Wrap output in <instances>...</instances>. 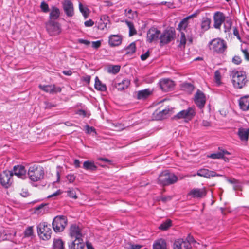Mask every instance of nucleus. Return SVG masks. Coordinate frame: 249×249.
<instances>
[{
  "mask_svg": "<svg viewBox=\"0 0 249 249\" xmlns=\"http://www.w3.org/2000/svg\"><path fill=\"white\" fill-rule=\"evenodd\" d=\"M232 82L236 89H242L246 86L249 82L246 72L243 71H233L231 74Z\"/></svg>",
  "mask_w": 249,
  "mask_h": 249,
  "instance_id": "1",
  "label": "nucleus"
},
{
  "mask_svg": "<svg viewBox=\"0 0 249 249\" xmlns=\"http://www.w3.org/2000/svg\"><path fill=\"white\" fill-rule=\"evenodd\" d=\"M209 49L214 53L224 54L227 52V45L226 41L219 38L213 39L208 43Z\"/></svg>",
  "mask_w": 249,
  "mask_h": 249,
  "instance_id": "2",
  "label": "nucleus"
},
{
  "mask_svg": "<svg viewBox=\"0 0 249 249\" xmlns=\"http://www.w3.org/2000/svg\"><path fill=\"white\" fill-rule=\"evenodd\" d=\"M44 170L37 164H31L28 170V176L31 181L37 182L44 178Z\"/></svg>",
  "mask_w": 249,
  "mask_h": 249,
  "instance_id": "3",
  "label": "nucleus"
},
{
  "mask_svg": "<svg viewBox=\"0 0 249 249\" xmlns=\"http://www.w3.org/2000/svg\"><path fill=\"white\" fill-rule=\"evenodd\" d=\"M178 180V177L168 170L162 171L158 178V183L162 186L173 184Z\"/></svg>",
  "mask_w": 249,
  "mask_h": 249,
  "instance_id": "4",
  "label": "nucleus"
},
{
  "mask_svg": "<svg viewBox=\"0 0 249 249\" xmlns=\"http://www.w3.org/2000/svg\"><path fill=\"white\" fill-rule=\"evenodd\" d=\"M67 224V218L63 215L55 216L53 221L52 226L56 232H61L64 231Z\"/></svg>",
  "mask_w": 249,
  "mask_h": 249,
  "instance_id": "5",
  "label": "nucleus"
},
{
  "mask_svg": "<svg viewBox=\"0 0 249 249\" xmlns=\"http://www.w3.org/2000/svg\"><path fill=\"white\" fill-rule=\"evenodd\" d=\"M196 115V111L193 107H189L186 109L178 112L173 117L174 119H184L186 122L191 120Z\"/></svg>",
  "mask_w": 249,
  "mask_h": 249,
  "instance_id": "6",
  "label": "nucleus"
},
{
  "mask_svg": "<svg viewBox=\"0 0 249 249\" xmlns=\"http://www.w3.org/2000/svg\"><path fill=\"white\" fill-rule=\"evenodd\" d=\"M37 233L40 238L43 240H48L50 238L52 230L50 225L46 222H42L37 226Z\"/></svg>",
  "mask_w": 249,
  "mask_h": 249,
  "instance_id": "7",
  "label": "nucleus"
},
{
  "mask_svg": "<svg viewBox=\"0 0 249 249\" xmlns=\"http://www.w3.org/2000/svg\"><path fill=\"white\" fill-rule=\"evenodd\" d=\"M47 31L51 36L59 35L61 32L60 24L55 21L49 20L46 24Z\"/></svg>",
  "mask_w": 249,
  "mask_h": 249,
  "instance_id": "8",
  "label": "nucleus"
},
{
  "mask_svg": "<svg viewBox=\"0 0 249 249\" xmlns=\"http://www.w3.org/2000/svg\"><path fill=\"white\" fill-rule=\"evenodd\" d=\"M175 31L172 29L165 30L162 34H160V40L161 45L166 44L171 42L175 37Z\"/></svg>",
  "mask_w": 249,
  "mask_h": 249,
  "instance_id": "9",
  "label": "nucleus"
},
{
  "mask_svg": "<svg viewBox=\"0 0 249 249\" xmlns=\"http://www.w3.org/2000/svg\"><path fill=\"white\" fill-rule=\"evenodd\" d=\"M13 176L12 172L4 171L0 175V182L1 184L5 188H8L12 182V177Z\"/></svg>",
  "mask_w": 249,
  "mask_h": 249,
  "instance_id": "10",
  "label": "nucleus"
},
{
  "mask_svg": "<svg viewBox=\"0 0 249 249\" xmlns=\"http://www.w3.org/2000/svg\"><path fill=\"white\" fill-rule=\"evenodd\" d=\"M63 10L66 15L69 18L74 15V9L73 4L70 0H64L62 3Z\"/></svg>",
  "mask_w": 249,
  "mask_h": 249,
  "instance_id": "11",
  "label": "nucleus"
},
{
  "mask_svg": "<svg viewBox=\"0 0 249 249\" xmlns=\"http://www.w3.org/2000/svg\"><path fill=\"white\" fill-rule=\"evenodd\" d=\"M160 31L159 30L155 27H151L147 33V41L151 43L157 41L160 39Z\"/></svg>",
  "mask_w": 249,
  "mask_h": 249,
  "instance_id": "12",
  "label": "nucleus"
},
{
  "mask_svg": "<svg viewBox=\"0 0 249 249\" xmlns=\"http://www.w3.org/2000/svg\"><path fill=\"white\" fill-rule=\"evenodd\" d=\"M206 194L207 192L205 188H196L191 189L188 193V196L193 198L200 199L204 197Z\"/></svg>",
  "mask_w": 249,
  "mask_h": 249,
  "instance_id": "13",
  "label": "nucleus"
},
{
  "mask_svg": "<svg viewBox=\"0 0 249 249\" xmlns=\"http://www.w3.org/2000/svg\"><path fill=\"white\" fill-rule=\"evenodd\" d=\"M194 102L199 108H203L206 102L205 95L200 90H197L195 95Z\"/></svg>",
  "mask_w": 249,
  "mask_h": 249,
  "instance_id": "14",
  "label": "nucleus"
},
{
  "mask_svg": "<svg viewBox=\"0 0 249 249\" xmlns=\"http://www.w3.org/2000/svg\"><path fill=\"white\" fill-rule=\"evenodd\" d=\"M213 20L214 27L216 29H220L221 25L225 20V16L222 12H216L214 14Z\"/></svg>",
  "mask_w": 249,
  "mask_h": 249,
  "instance_id": "15",
  "label": "nucleus"
},
{
  "mask_svg": "<svg viewBox=\"0 0 249 249\" xmlns=\"http://www.w3.org/2000/svg\"><path fill=\"white\" fill-rule=\"evenodd\" d=\"M174 249H191V245L187 240L178 239L174 243Z\"/></svg>",
  "mask_w": 249,
  "mask_h": 249,
  "instance_id": "16",
  "label": "nucleus"
},
{
  "mask_svg": "<svg viewBox=\"0 0 249 249\" xmlns=\"http://www.w3.org/2000/svg\"><path fill=\"white\" fill-rule=\"evenodd\" d=\"M159 84L160 89L165 92L171 90L175 85L174 82L169 79H163L160 80Z\"/></svg>",
  "mask_w": 249,
  "mask_h": 249,
  "instance_id": "17",
  "label": "nucleus"
},
{
  "mask_svg": "<svg viewBox=\"0 0 249 249\" xmlns=\"http://www.w3.org/2000/svg\"><path fill=\"white\" fill-rule=\"evenodd\" d=\"M38 87L40 89L43 90L44 91L52 94L58 92H60L61 91V88L59 87H56L54 85H39Z\"/></svg>",
  "mask_w": 249,
  "mask_h": 249,
  "instance_id": "18",
  "label": "nucleus"
},
{
  "mask_svg": "<svg viewBox=\"0 0 249 249\" xmlns=\"http://www.w3.org/2000/svg\"><path fill=\"white\" fill-rule=\"evenodd\" d=\"M70 235L72 238L75 239H82V233L80 228L76 224L72 225L70 229Z\"/></svg>",
  "mask_w": 249,
  "mask_h": 249,
  "instance_id": "19",
  "label": "nucleus"
},
{
  "mask_svg": "<svg viewBox=\"0 0 249 249\" xmlns=\"http://www.w3.org/2000/svg\"><path fill=\"white\" fill-rule=\"evenodd\" d=\"M13 175L17 176L18 178L24 179L27 177L26 170L22 165L15 166L13 168Z\"/></svg>",
  "mask_w": 249,
  "mask_h": 249,
  "instance_id": "20",
  "label": "nucleus"
},
{
  "mask_svg": "<svg viewBox=\"0 0 249 249\" xmlns=\"http://www.w3.org/2000/svg\"><path fill=\"white\" fill-rule=\"evenodd\" d=\"M196 175L207 178L221 176L216 174L214 171H210L205 168H202L198 170L197 172Z\"/></svg>",
  "mask_w": 249,
  "mask_h": 249,
  "instance_id": "21",
  "label": "nucleus"
},
{
  "mask_svg": "<svg viewBox=\"0 0 249 249\" xmlns=\"http://www.w3.org/2000/svg\"><path fill=\"white\" fill-rule=\"evenodd\" d=\"M122 42V37L118 35H111L109 37L108 43L110 46L120 45Z\"/></svg>",
  "mask_w": 249,
  "mask_h": 249,
  "instance_id": "22",
  "label": "nucleus"
},
{
  "mask_svg": "<svg viewBox=\"0 0 249 249\" xmlns=\"http://www.w3.org/2000/svg\"><path fill=\"white\" fill-rule=\"evenodd\" d=\"M69 249H84L85 243L82 239H75L69 246Z\"/></svg>",
  "mask_w": 249,
  "mask_h": 249,
  "instance_id": "23",
  "label": "nucleus"
},
{
  "mask_svg": "<svg viewBox=\"0 0 249 249\" xmlns=\"http://www.w3.org/2000/svg\"><path fill=\"white\" fill-rule=\"evenodd\" d=\"M240 108L243 111H247L249 109V95H246L241 97L239 100Z\"/></svg>",
  "mask_w": 249,
  "mask_h": 249,
  "instance_id": "24",
  "label": "nucleus"
},
{
  "mask_svg": "<svg viewBox=\"0 0 249 249\" xmlns=\"http://www.w3.org/2000/svg\"><path fill=\"white\" fill-rule=\"evenodd\" d=\"M109 17L106 15H102L98 24V28L102 30L106 28L107 24L109 23Z\"/></svg>",
  "mask_w": 249,
  "mask_h": 249,
  "instance_id": "25",
  "label": "nucleus"
},
{
  "mask_svg": "<svg viewBox=\"0 0 249 249\" xmlns=\"http://www.w3.org/2000/svg\"><path fill=\"white\" fill-rule=\"evenodd\" d=\"M60 15V9L56 6H52L51 11L49 14V20L55 21L59 18Z\"/></svg>",
  "mask_w": 249,
  "mask_h": 249,
  "instance_id": "26",
  "label": "nucleus"
},
{
  "mask_svg": "<svg viewBox=\"0 0 249 249\" xmlns=\"http://www.w3.org/2000/svg\"><path fill=\"white\" fill-rule=\"evenodd\" d=\"M153 249H167L166 241L162 238L155 240L153 245Z\"/></svg>",
  "mask_w": 249,
  "mask_h": 249,
  "instance_id": "27",
  "label": "nucleus"
},
{
  "mask_svg": "<svg viewBox=\"0 0 249 249\" xmlns=\"http://www.w3.org/2000/svg\"><path fill=\"white\" fill-rule=\"evenodd\" d=\"M238 135L242 141H247L249 139V129L248 128H239Z\"/></svg>",
  "mask_w": 249,
  "mask_h": 249,
  "instance_id": "28",
  "label": "nucleus"
},
{
  "mask_svg": "<svg viewBox=\"0 0 249 249\" xmlns=\"http://www.w3.org/2000/svg\"><path fill=\"white\" fill-rule=\"evenodd\" d=\"M151 94V91L149 89L140 90L137 93L138 99H144L147 98Z\"/></svg>",
  "mask_w": 249,
  "mask_h": 249,
  "instance_id": "29",
  "label": "nucleus"
},
{
  "mask_svg": "<svg viewBox=\"0 0 249 249\" xmlns=\"http://www.w3.org/2000/svg\"><path fill=\"white\" fill-rule=\"evenodd\" d=\"M83 168L87 170L95 171L97 169V167L95 165L94 161H85L83 163Z\"/></svg>",
  "mask_w": 249,
  "mask_h": 249,
  "instance_id": "30",
  "label": "nucleus"
},
{
  "mask_svg": "<svg viewBox=\"0 0 249 249\" xmlns=\"http://www.w3.org/2000/svg\"><path fill=\"white\" fill-rule=\"evenodd\" d=\"M129 84L130 81L126 79L123 80L121 82L116 83L115 87L118 90L122 91L127 88Z\"/></svg>",
  "mask_w": 249,
  "mask_h": 249,
  "instance_id": "31",
  "label": "nucleus"
},
{
  "mask_svg": "<svg viewBox=\"0 0 249 249\" xmlns=\"http://www.w3.org/2000/svg\"><path fill=\"white\" fill-rule=\"evenodd\" d=\"M94 87L97 90L101 91H106L107 89L106 85L102 83L98 77L95 78Z\"/></svg>",
  "mask_w": 249,
  "mask_h": 249,
  "instance_id": "32",
  "label": "nucleus"
},
{
  "mask_svg": "<svg viewBox=\"0 0 249 249\" xmlns=\"http://www.w3.org/2000/svg\"><path fill=\"white\" fill-rule=\"evenodd\" d=\"M53 249H65L64 243L60 238H55L53 242Z\"/></svg>",
  "mask_w": 249,
  "mask_h": 249,
  "instance_id": "33",
  "label": "nucleus"
},
{
  "mask_svg": "<svg viewBox=\"0 0 249 249\" xmlns=\"http://www.w3.org/2000/svg\"><path fill=\"white\" fill-rule=\"evenodd\" d=\"M188 18L186 17L179 23L178 29L179 30L180 32H183L186 29L188 24Z\"/></svg>",
  "mask_w": 249,
  "mask_h": 249,
  "instance_id": "34",
  "label": "nucleus"
},
{
  "mask_svg": "<svg viewBox=\"0 0 249 249\" xmlns=\"http://www.w3.org/2000/svg\"><path fill=\"white\" fill-rule=\"evenodd\" d=\"M210 22V20L208 18L203 19L201 23V28L203 31H206L209 29Z\"/></svg>",
  "mask_w": 249,
  "mask_h": 249,
  "instance_id": "35",
  "label": "nucleus"
},
{
  "mask_svg": "<svg viewBox=\"0 0 249 249\" xmlns=\"http://www.w3.org/2000/svg\"><path fill=\"white\" fill-rule=\"evenodd\" d=\"M79 8L80 12L82 13L85 19H86L89 16V9L84 7L81 3H79Z\"/></svg>",
  "mask_w": 249,
  "mask_h": 249,
  "instance_id": "36",
  "label": "nucleus"
},
{
  "mask_svg": "<svg viewBox=\"0 0 249 249\" xmlns=\"http://www.w3.org/2000/svg\"><path fill=\"white\" fill-rule=\"evenodd\" d=\"M180 32V36H179L178 41L179 42V46L181 48H184L186 42V39L185 37V33L183 32Z\"/></svg>",
  "mask_w": 249,
  "mask_h": 249,
  "instance_id": "37",
  "label": "nucleus"
},
{
  "mask_svg": "<svg viewBox=\"0 0 249 249\" xmlns=\"http://www.w3.org/2000/svg\"><path fill=\"white\" fill-rule=\"evenodd\" d=\"M46 204H41L35 208V213L37 214H43L45 213L47 210L45 208L46 206Z\"/></svg>",
  "mask_w": 249,
  "mask_h": 249,
  "instance_id": "38",
  "label": "nucleus"
},
{
  "mask_svg": "<svg viewBox=\"0 0 249 249\" xmlns=\"http://www.w3.org/2000/svg\"><path fill=\"white\" fill-rule=\"evenodd\" d=\"M171 225L172 221L170 219H168L161 224L159 226V229L163 231H165L167 230L169 227H170Z\"/></svg>",
  "mask_w": 249,
  "mask_h": 249,
  "instance_id": "39",
  "label": "nucleus"
},
{
  "mask_svg": "<svg viewBox=\"0 0 249 249\" xmlns=\"http://www.w3.org/2000/svg\"><path fill=\"white\" fill-rule=\"evenodd\" d=\"M136 47L135 42H132L126 48V53L127 54H132L136 52Z\"/></svg>",
  "mask_w": 249,
  "mask_h": 249,
  "instance_id": "40",
  "label": "nucleus"
},
{
  "mask_svg": "<svg viewBox=\"0 0 249 249\" xmlns=\"http://www.w3.org/2000/svg\"><path fill=\"white\" fill-rule=\"evenodd\" d=\"M126 24L129 27V35L130 36H133L137 34V31L135 29L133 24L130 21H126Z\"/></svg>",
  "mask_w": 249,
  "mask_h": 249,
  "instance_id": "41",
  "label": "nucleus"
},
{
  "mask_svg": "<svg viewBox=\"0 0 249 249\" xmlns=\"http://www.w3.org/2000/svg\"><path fill=\"white\" fill-rule=\"evenodd\" d=\"M181 89L184 91L190 92L193 90L194 87L193 85L190 83H185L182 84Z\"/></svg>",
  "mask_w": 249,
  "mask_h": 249,
  "instance_id": "42",
  "label": "nucleus"
},
{
  "mask_svg": "<svg viewBox=\"0 0 249 249\" xmlns=\"http://www.w3.org/2000/svg\"><path fill=\"white\" fill-rule=\"evenodd\" d=\"M120 70V67L118 65H114L108 67V72L114 74L117 73Z\"/></svg>",
  "mask_w": 249,
  "mask_h": 249,
  "instance_id": "43",
  "label": "nucleus"
},
{
  "mask_svg": "<svg viewBox=\"0 0 249 249\" xmlns=\"http://www.w3.org/2000/svg\"><path fill=\"white\" fill-rule=\"evenodd\" d=\"M33 234V227H28L24 231V236L25 237H29Z\"/></svg>",
  "mask_w": 249,
  "mask_h": 249,
  "instance_id": "44",
  "label": "nucleus"
},
{
  "mask_svg": "<svg viewBox=\"0 0 249 249\" xmlns=\"http://www.w3.org/2000/svg\"><path fill=\"white\" fill-rule=\"evenodd\" d=\"M208 158L213 159H219L222 158V153L220 152H218L215 153L211 154L207 156Z\"/></svg>",
  "mask_w": 249,
  "mask_h": 249,
  "instance_id": "45",
  "label": "nucleus"
},
{
  "mask_svg": "<svg viewBox=\"0 0 249 249\" xmlns=\"http://www.w3.org/2000/svg\"><path fill=\"white\" fill-rule=\"evenodd\" d=\"M67 195L70 197H71L73 199H76L77 198L75 191L73 188H69V190L67 191Z\"/></svg>",
  "mask_w": 249,
  "mask_h": 249,
  "instance_id": "46",
  "label": "nucleus"
},
{
  "mask_svg": "<svg viewBox=\"0 0 249 249\" xmlns=\"http://www.w3.org/2000/svg\"><path fill=\"white\" fill-rule=\"evenodd\" d=\"M40 8L44 13H47L49 11L48 4L44 1L41 3Z\"/></svg>",
  "mask_w": 249,
  "mask_h": 249,
  "instance_id": "47",
  "label": "nucleus"
},
{
  "mask_svg": "<svg viewBox=\"0 0 249 249\" xmlns=\"http://www.w3.org/2000/svg\"><path fill=\"white\" fill-rule=\"evenodd\" d=\"M231 25L232 22L230 19L226 20L224 23L225 31H229L231 28Z\"/></svg>",
  "mask_w": 249,
  "mask_h": 249,
  "instance_id": "48",
  "label": "nucleus"
},
{
  "mask_svg": "<svg viewBox=\"0 0 249 249\" xmlns=\"http://www.w3.org/2000/svg\"><path fill=\"white\" fill-rule=\"evenodd\" d=\"M214 79L215 82L219 84L220 83L221 73L219 71H216L214 72Z\"/></svg>",
  "mask_w": 249,
  "mask_h": 249,
  "instance_id": "49",
  "label": "nucleus"
},
{
  "mask_svg": "<svg viewBox=\"0 0 249 249\" xmlns=\"http://www.w3.org/2000/svg\"><path fill=\"white\" fill-rule=\"evenodd\" d=\"M232 62L236 65L240 64L242 62V59L240 56L238 55H235L232 60Z\"/></svg>",
  "mask_w": 249,
  "mask_h": 249,
  "instance_id": "50",
  "label": "nucleus"
},
{
  "mask_svg": "<svg viewBox=\"0 0 249 249\" xmlns=\"http://www.w3.org/2000/svg\"><path fill=\"white\" fill-rule=\"evenodd\" d=\"M66 178L69 183H71L75 180L76 176L74 174H70L67 176Z\"/></svg>",
  "mask_w": 249,
  "mask_h": 249,
  "instance_id": "51",
  "label": "nucleus"
},
{
  "mask_svg": "<svg viewBox=\"0 0 249 249\" xmlns=\"http://www.w3.org/2000/svg\"><path fill=\"white\" fill-rule=\"evenodd\" d=\"M241 51L243 53L245 58L246 60L249 61V52H248V50L247 48H243L242 47H241Z\"/></svg>",
  "mask_w": 249,
  "mask_h": 249,
  "instance_id": "52",
  "label": "nucleus"
},
{
  "mask_svg": "<svg viewBox=\"0 0 249 249\" xmlns=\"http://www.w3.org/2000/svg\"><path fill=\"white\" fill-rule=\"evenodd\" d=\"M85 128L86 133L88 134H90L92 132L96 133L95 128L93 127L89 126V125H86Z\"/></svg>",
  "mask_w": 249,
  "mask_h": 249,
  "instance_id": "53",
  "label": "nucleus"
},
{
  "mask_svg": "<svg viewBox=\"0 0 249 249\" xmlns=\"http://www.w3.org/2000/svg\"><path fill=\"white\" fill-rule=\"evenodd\" d=\"M101 45V41H93L92 42V47L94 49H98Z\"/></svg>",
  "mask_w": 249,
  "mask_h": 249,
  "instance_id": "54",
  "label": "nucleus"
},
{
  "mask_svg": "<svg viewBox=\"0 0 249 249\" xmlns=\"http://www.w3.org/2000/svg\"><path fill=\"white\" fill-rule=\"evenodd\" d=\"M149 55H150L149 51H147L146 53H143L141 55V59L142 60L144 61L147 59V58L149 56Z\"/></svg>",
  "mask_w": 249,
  "mask_h": 249,
  "instance_id": "55",
  "label": "nucleus"
},
{
  "mask_svg": "<svg viewBox=\"0 0 249 249\" xmlns=\"http://www.w3.org/2000/svg\"><path fill=\"white\" fill-rule=\"evenodd\" d=\"M233 186L234 190H241L242 189V185L239 182L238 180H237V182L234 183Z\"/></svg>",
  "mask_w": 249,
  "mask_h": 249,
  "instance_id": "56",
  "label": "nucleus"
},
{
  "mask_svg": "<svg viewBox=\"0 0 249 249\" xmlns=\"http://www.w3.org/2000/svg\"><path fill=\"white\" fill-rule=\"evenodd\" d=\"M94 22L91 19H89L88 20L84 22L85 26L86 27H88L92 26L94 25Z\"/></svg>",
  "mask_w": 249,
  "mask_h": 249,
  "instance_id": "57",
  "label": "nucleus"
},
{
  "mask_svg": "<svg viewBox=\"0 0 249 249\" xmlns=\"http://www.w3.org/2000/svg\"><path fill=\"white\" fill-rule=\"evenodd\" d=\"M78 42L79 43L84 44H85L86 45H89L90 43L89 41L87 40H85V39H82V38L78 39Z\"/></svg>",
  "mask_w": 249,
  "mask_h": 249,
  "instance_id": "58",
  "label": "nucleus"
},
{
  "mask_svg": "<svg viewBox=\"0 0 249 249\" xmlns=\"http://www.w3.org/2000/svg\"><path fill=\"white\" fill-rule=\"evenodd\" d=\"M233 35L235 36H236L238 39H240V36L239 34L238 30L236 27L234 28L233 31Z\"/></svg>",
  "mask_w": 249,
  "mask_h": 249,
  "instance_id": "59",
  "label": "nucleus"
},
{
  "mask_svg": "<svg viewBox=\"0 0 249 249\" xmlns=\"http://www.w3.org/2000/svg\"><path fill=\"white\" fill-rule=\"evenodd\" d=\"M77 114L83 117L86 116V112L82 109H79L78 110Z\"/></svg>",
  "mask_w": 249,
  "mask_h": 249,
  "instance_id": "60",
  "label": "nucleus"
},
{
  "mask_svg": "<svg viewBox=\"0 0 249 249\" xmlns=\"http://www.w3.org/2000/svg\"><path fill=\"white\" fill-rule=\"evenodd\" d=\"M227 180L228 182L232 184H234L237 182V179L235 178H227Z\"/></svg>",
  "mask_w": 249,
  "mask_h": 249,
  "instance_id": "61",
  "label": "nucleus"
},
{
  "mask_svg": "<svg viewBox=\"0 0 249 249\" xmlns=\"http://www.w3.org/2000/svg\"><path fill=\"white\" fill-rule=\"evenodd\" d=\"M80 162L78 160H77V159L74 160V165L76 168L80 167Z\"/></svg>",
  "mask_w": 249,
  "mask_h": 249,
  "instance_id": "62",
  "label": "nucleus"
},
{
  "mask_svg": "<svg viewBox=\"0 0 249 249\" xmlns=\"http://www.w3.org/2000/svg\"><path fill=\"white\" fill-rule=\"evenodd\" d=\"M63 73L65 75L70 76L72 74V72L70 70L64 71Z\"/></svg>",
  "mask_w": 249,
  "mask_h": 249,
  "instance_id": "63",
  "label": "nucleus"
},
{
  "mask_svg": "<svg viewBox=\"0 0 249 249\" xmlns=\"http://www.w3.org/2000/svg\"><path fill=\"white\" fill-rule=\"evenodd\" d=\"M141 246L139 245H131V249H140Z\"/></svg>",
  "mask_w": 249,
  "mask_h": 249,
  "instance_id": "64",
  "label": "nucleus"
}]
</instances>
